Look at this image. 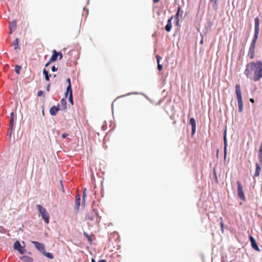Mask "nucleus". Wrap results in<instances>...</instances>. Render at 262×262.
Wrapping results in <instances>:
<instances>
[{
	"label": "nucleus",
	"instance_id": "nucleus-32",
	"mask_svg": "<svg viewBox=\"0 0 262 262\" xmlns=\"http://www.w3.org/2000/svg\"><path fill=\"white\" fill-rule=\"evenodd\" d=\"M13 130V127L9 126L8 130V136L10 138L12 136V131Z\"/></svg>",
	"mask_w": 262,
	"mask_h": 262
},
{
	"label": "nucleus",
	"instance_id": "nucleus-9",
	"mask_svg": "<svg viewBox=\"0 0 262 262\" xmlns=\"http://www.w3.org/2000/svg\"><path fill=\"white\" fill-rule=\"evenodd\" d=\"M31 243L34 245L35 248L42 254L45 250V245L42 243L37 241H32Z\"/></svg>",
	"mask_w": 262,
	"mask_h": 262
},
{
	"label": "nucleus",
	"instance_id": "nucleus-39",
	"mask_svg": "<svg viewBox=\"0 0 262 262\" xmlns=\"http://www.w3.org/2000/svg\"><path fill=\"white\" fill-rule=\"evenodd\" d=\"M57 54L59 60H61L62 58V54L61 52H57Z\"/></svg>",
	"mask_w": 262,
	"mask_h": 262
},
{
	"label": "nucleus",
	"instance_id": "nucleus-25",
	"mask_svg": "<svg viewBox=\"0 0 262 262\" xmlns=\"http://www.w3.org/2000/svg\"><path fill=\"white\" fill-rule=\"evenodd\" d=\"M209 3L212 4V8L214 11L218 9L217 0H209Z\"/></svg>",
	"mask_w": 262,
	"mask_h": 262
},
{
	"label": "nucleus",
	"instance_id": "nucleus-54",
	"mask_svg": "<svg viewBox=\"0 0 262 262\" xmlns=\"http://www.w3.org/2000/svg\"><path fill=\"white\" fill-rule=\"evenodd\" d=\"M249 100L252 103H254V100L253 98H250Z\"/></svg>",
	"mask_w": 262,
	"mask_h": 262
},
{
	"label": "nucleus",
	"instance_id": "nucleus-42",
	"mask_svg": "<svg viewBox=\"0 0 262 262\" xmlns=\"http://www.w3.org/2000/svg\"><path fill=\"white\" fill-rule=\"evenodd\" d=\"M58 70V68L55 67V66H53L52 67H51V71L52 72H56Z\"/></svg>",
	"mask_w": 262,
	"mask_h": 262
},
{
	"label": "nucleus",
	"instance_id": "nucleus-63",
	"mask_svg": "<svg viewBox=\"0 0 262 262\" xmlns=\"http://www.w3.org/2000/svg\"><path fill=\"white\" fill-rule=\"evenodd\" d=\"M1 227V228H2L3 229L5 230V229L3 228V227Z\"/></svg>",
	"mask_w": 262,
	"mask_h": 262
},
{
	"label": "nucleus",
	"instance_id": "nucleus-11",
	"mask_svg": "<svg viewBox=\"0 0 262 262\" xmlns=\"http://www.w3.org/2000/svg\"><path fill=\"white\" fill-rule=\"evenodd\" d=\"M60 110V104H58L57 105H53L52 106L49 111L50 114L51 116H56L57 114V112Z\"/></svg>",
	"mask_w": 262,
	"mask_h": 262
},
{
	"label": "nucleus",
	"instance_id": "nucleus-6",
	"mask_svg": "<svg viewBox=\"0 0 262 262\" xmlns=\"http://www.w3.org/2000/svg\"><path fill=\"white\" fill-rule=\"evenodd\" d=\"M256 41H257L252 39L250 45L247 56L250 59H252L254 58Z\"/></svg>",
	"mask_w": 262,
	"mask_h": 262
},
{
	"label": "nucleus",
	"instance_id": "nucleus-45",
	"mask_svg": "<svg viewBox=\"0 0 262 262\" xmlns=\"http://www.w3.org/2000/svg\"><path fill=\"white\" fill-rule=\"evenodd\" d=\"M60 186H61V189L62 191L63 192H64L65 191H64V187H63V184H62V182L61 181H60Z\"/></svg>",
	"mask_w": 262,
	"mask_h": 262
},
{
	"label": "nucleus",
	"instance_id": "nucleus-61",
	"mask_svg": "<svg viewBox=\"0 0 262 262\" xmlns=\"http://www.w3.org/2000/svg\"><path fill=\"white\" fill-rule=\"evenodd\" d=\"M42 113L43 114H44V111H42Z\"/></svg>",
	"mask_w": 262,
	"mask_h": 262
},
{
	"label": "nucleus",
	"instance_id": "nucleus-60",
	"mask_svg": "<svg viewBox=\"0 0 262 262\" xmlns=\"http://www.w3.org/2000/svg\"><path fill=\"white\" fill-rule=\"evenodd\" d=\"M28 253L29 254H31V253L30 252H28Z\"/></svg>",
	"mask_w": 262,
	"mask_h": 262
},
{
	"label": "nucleus",
	"instance_id": "nucleus-57",
	"mask_svg": "<svg viewBox=\"0 0 262 262\" xmlns=\"http://www.w3.org/2000/svg\"><path fill=\"white\" fill-rule=\"evenodd\" d=\"M203 43V39H201V40L200 42V43L202 44Z\"/></svg>",
	"mask_w": 262,
	"mask_h": 262
},
{
	"label": "nucleus",
	"instance_id": "nucleus-44",
	"mask_svg": "<svg viewBox=\"0 0 262 262\" xmlns=\"http://www.w3.org/2000/svg\"><path fill=\"white\" fill-rule=\"evenodd\" d=\"M15 118V113L13 112H12L10 113V119H14Z\"/></svg>",
	"mask_w": 262,
	"mask_h": 262
},
{
	"label": "nucleus",
	"instance_id": "nucleus-62",
	"mask_svg": "<svg viewBox=\"0 0 262 262\" xmlns=\"http://www.w3.org/2000/svg\"><path fill=\"white\" fill-rule=\"evenodd\" d=\"M83 10H86V9H85V7H84V8H83Z\"/></svg>",
	"mask_w": 262,
	"mask_h": 262
},
{
	"label": "nucleus",
	"instance_id": "nucleus-13",
	"mask_svg": "<svg viewBox=\"0 0 262 262\" xmlns=\"http://www.w3.org/2000/svg\"><path fill=\"white\" fill-rule=\"evenodd\" d=\"M80 206V196L79 194L75 196V209L76 212H78Z\"/></svg>",
	"mask_w": 262,
	"mask_h": 262
},
{
	"label": "nucleus",
	"instance_id": "nucleus-52",
	"mask_svg": "<svg viewBox=\"0 0 262 262\" xmlns=\"http://www.w3.org/2000/svg\"><path fill=\"white\" fill-rule=\"evenodd\" d=\"M67 81L68 82V84H71V79L70 78H68L67 79Z\"/></svg>",
	"mask_w": 262,
	"mask_h": 262
},
{
	"label": "nucleus",
	"instance_id": "nucleus-59",
	"mask_svg": "<svg viewBox=\"0 0 262 262\" xmlns=\"http://www.w3.org/2000/svg\"><path fill=\"white\" fill-rule=\"evenodd\" d=\"M56 76V75H55V74L53 75V77H55Z\"/></svg>",
	"mask_w": 262,
	"mask_h": 262
},
{
	"label": "nucleus",
	"instance_id": "nucleus-22",
	"mask_svg": "<svg viewBox=\"0 0 262 262\" xmlns=\"http://www.w3.org/2000/svg\"><path fill=\"white\" fill-rule=\"evenodd\" d=\"M42 74L45 76V78L46 81H49L51 75L49 72L45 68L42 70Z\"/></svg>",
	"mask_w": 262,
	"mask_h": 262
},
{
	"label": "nucleus",
	"instance_id": "nucleus-4",
	"mask_svg": "<svg viewBox=\"0 0 262 262\" xmlns=\"http://www.w3.org/2000/svg\"><path fill=\"white\" fill-rule=\"evenodd\" d=\"M86 219L91 221H95L96 223H99L101 216H99L98 212L95 209H93L86 216Z\"/></svg>",
	"mask_w": 262,
	"mask_h": 262
},
{
	"label": "nucleus",
	"instance_id": "nucleus-37",
	"mask_svg": "<svg viewBox=\"0 0 262 262\" xmlns=\"http://www.w3.org/2000/svg\"><path fill=\"white\" fill-rule=\"evenodd\" d=\"M211 25H212V24H211V22L210 20H209L208 22H207V24H206L205 27L206 28L207 30H209L210 29L211 27Z\"/></svg>",
	"mask_w": 262,
	"mask_h": 262
},
{
	"label": "nucleus",
	"instance_id": "nucleus-7",
	"mask_svg": "<svg viewBox=\"0 0 262 262\" xmlns=\"http://www.w3.org/2000/svg\"><path fill=\"white\" fill-rule=\"evenodd\" d=\"M237 195H238V196L239 197V198L241 200H242L243 201H245V194H244V192L242 184L241 183V182L239 181H237Z\"/></svg>",
	"mask_w": 262,
	"mask_h": 262
},
{
	"label": "nucleus",
	"instance_id": "nucleus-10",
	"mask_svg": "<svg viewBox=\"0 0 262 262\" xmlns=\"http://www.w3.org/2000/svg\"><path fill=\"white\" fill-rule=\"evenodd\" d=\"M249 240L250 241L251 246V247L252 248V249H253L254 250H255L256 251L260 252V250L254 237L252 235H250L249 236Z\"/></svg>",
	"mask_w": 262,
	"mask_h": 262
},
{
	"label": "nucleus",
	"instance_id": "nucleus-27",
	"mask_svg": "<svg viewBox=\"0 0 262 262\" xmlns=\"http://www.w3.org/2000/svg\"><path fill=\"white\" fill-rule=\"evenodd\" d=\"M172 28V24L167 23L165 27V30L167 32H169L171 31Z\"/></svg>",
	"mask_w": 262,
	"mask_h": 262
},
{
	"label": "nucleus",
	"instance_id": "nucleus-2",
	"mask_svg": "<svg viewBox=\"0 0 262 262\" xmlns=\"http://www.w3.org/2000/svg\"><path fill=\"white\" fill-rule=\"evenodd\" d=\"M36 208L39 212V216L41 217L45 223L49 224L50 215L47 210L41 205H36Z\"/></svg>",
	"mask_w": 262,
	"mask_h": 262
},
{
	"label": "nucleus",
	"instance_id": "nucleus-53",
	"mask_svg": "<svg viewBox=\"0 0 262 262\" xmlns=\"http://www.w3.org/2000/svg\"><path fill=\"white\" fill-rule=\"evenodd\" d=\"M160 0H153V2L154 4L158 3Z\"/></svg>",
	"mask_w": 262,
	"mask_h": 262
},
{
	"label": "nucleus",
	"instance_id": "nucleus-36",
	"mask_svg": "<svg viewBox=\"0 0 262 262\" xmlns=\"http://www.w3.org/2000/svg\"><path fill=\"white\" fill-rule=\"evenodd\" d=\"M213 177L216 183H218V180H217V177L216 175V173L215 171V168L213 169Z\"/></svg>",
	"mask_w": 262,
	"mask_h": 262
},
{
	"label": "nucleus",
	"instance_id": "nucleus-47",
	"mask_svg": "<svg viewBox=\"0 0 262 262\" xmlns=\"http://www.w3.org/2000/svg\"><path fill=\"white\" fill-rule=\"evenodd\" d=\"M46 90L48 92L50 91V83H49L46 86Z\"/></svg>",
	"mask_w": 262,
	"mask_h": 262
},
{
	"label": "nucleus",
	"instance_id": "nucleus-21",
	"mask_svg": "<svg viewBox=\"0 0 262 262\" xmlns=\"http://www.w3.org/2000/svg\"><path fill=\"white\" fill-rule=\"evenodd\" d=\"M257 157L259 163L261 165H262V142L261 143L259 148L258 149Z\"/></svg>",
	"mask_w": 262,
	"mask_h": 262
},
{
	"label": "nucleus",
	"instance_id": "nucleus-30",
	"mask_svg": "<svg viewBox=\"0 0 262 262\" xmlns=\"http://www.w3.org/2000/svg\"><path fill=\"white\" fill-rule=\"evenodd\" d=\"M259 31H254V36L253 37V40H257L258 37V34H259Z\"/></svg>",
	"mask_w": 262,
	"mask_h": 262
},
{
	"label": "nucleus",
	"instance_id": "nucleus-16",
	"mask_svg": "<svg viewBox=\"0 0 262 262\" xmlns=\"http://www.w3.org/2000/svg\"><path fill=\"white\" fill-rule=\"evenodd\" d=\"M156 58L157 59V64H158L157 69L159 71H160L162 70V69H163V65L160 64V60L162 59V57L160 56H159V55H156Z\"/></svg>",
	"mask_w": 262,
	"mask_h": 262
},
{
	"label": "nucleus",
	"instance_id": "nucleus-50",
	"mask_svg": "<svg viewBox=\"0 0 262 262\" xmlns=\"http://www.w3.org/2000/svg\"><path fill=\"white\" fill-rule=\"evenodd\" d=\"M181 11V7H180V6H179V7H178L177 11L176 13H179V14H180V13Z\"/></svg>",
	"mask_w": 262,
	"mask_h": 262
},
{
	"label": "nucleus",
	"instance_id": "nucleus-58",
	"mask_svg": "<svg viewBox=\"0 0 262 262\" xmlns=\"http://www.w3.org/2000/svg\"><path fill=\"white\" fill-rule=\"evenodd\" d=\"M104 127H105L104 125H103L102 126V129H104Z\"/></svg>",
	"mask_w": 262,
	"mask_h": 262
},
{
	"label": "nucleus",
	"instance_id": "nucleus-46",
	"mask_svg": "<svg viewBox=\"0 0 262 262\" xmlns=\"http://www.w3.org/2000/svg\"><path fill=\"white\" fill-rule=\"evenodd\" d=\"M220 227L221 228V230L222 231V232H223V231H224V223L222 221L221 223H220Z\"/></svg>",
	"mask_w": 262,
	"mask_h": 262
},
{
	"label": "nucleus",
	"instance_id": "nucleus-26",
	"mask_svg": "<svg viewBox=\"0 0 262 262\" xmlns=\"http://www.w3.org/2000/svg\"><path fill=\"white\" fill-rule=\"evenodd\" d=\"M42 254L49 259H52L54 258V255L53 253L51 252H46L45 250H44Z\"/></svg>",
	"mask_w": 262,
	"mask_h": 262
},
{
	"label": "nucleus",
	"instance_id": "nucleus-20",
	"mask_svg": "<svg viewBox=\"0 0 262 262\" xmlns=\"http://www.w3.org/2000/svg\"><path fill=\"white\" fill-rule=\"evenodd\" d=\"M255 166H256V169H255V172L254 174V177H257L259 176L261 167H260L259 164H258V163H256Z\"/></svg>",
	"mask_w": 262,
	"mask_h": 262
},
{
	"label": "nucleus",
	"instance_id": "nucleus-31",
	"mask_svg": "<svg viewBox=\"0 0 262 262\" xmlns=\"http://www.w3.org/2000/svg\"><path fill=\"white\" fill-rule=\"evenodd\" d=\"M259 31H254V36L253 37V40H257L258 37V34H259Z\"/></svg>",
	"mask_w": 262,
	"mask_h": 262
},
{
	"label": "nucleus",
	"instance_id": "nucleus-5",
	"mask_svg": "<svg viewBox=\"0 0 262 262\" xmlns=\"http://www.w3.org/2000/svg\"><path fill=\"white\" fill-rule=\"evenodd\" d=\"M22 243L24 244L23 246L21 245L19 241L16 240L14 243L13 246V249L18 251V252L21 255L24 254L26 252L25 243L24 241L22 242Z\"/></svg>",
	"mask_w": 262,
	"mask_h": 262
},
{
	"label": "nucleus",
	"instance_id": "nucleus-40",
	"mask_svg": "<svg viewBox=\"0 0 262 262\" xmlns=\"http://www.w3.org/2000/svg\"><path fill=\"white\" fill-rule=\"evenodd\" d=\"M180 14L178 13H176L173 18L175 20H179Z\"/></svg>",
	"mask_w": 262,
	"mask_h": 262
},
{
	"label": "nucleus",
	"instance_id": "nucleus-8",
	"mask_svg": "<svg viewBox=\"0 0 262 262\" xmlns=\"http://www.w3.org/2000/svg\"><path fill=\"white\" fill-rule=\"evenodd\" d=\"M223 140H224V159H226L227 154V127L225 126V128L224 130L223 133Z\"/></svg>",
	"mask_w": 262,
	"mask_h": 262
},
{
	"label": "nucleus",
	"instance_id": "nucleus-43",
	"mask_svg": "<svg viewBox=\"0 0 262 262\" xmlns=\"http://www.w3.org/2000/svg\"><path fill=\"white\" fill-rule=\"evenodd\" d=\"M173 18V16H171L170 18H169L167 20V23L172 24V20Z\"/></svg>",
	"mask_w": 262,
	"mask_h": 262
},
{
	"label": "nucleus",
	"instance_id": "nucleus-55",
	"mask_svg": "<svg viewBox=\"0 0 262 262\" xmlns=\"http://www.w3.org/2000/svg\"><path fill=\"white\" fill-rule=\"evenodd\" d=\"M175 21H176V25L178 26L179 23V20H175Z\"/></svg>",
	"mask_w": 262,
	"mask_h": 262
},
{
	"label": "nucleus",
	"instance_id": "nucleus-18",
	"mask_svg": "<svg viewBox=\"0 0 262 262\" xmlns=\"http://www.w3.org/2000/svg\"><path fill=\"white\" fill-rule=\"evenodd\" d=\"M68 94H69V95H71V94H73L72 88L71 84H68V85L67 87L66 92L64 94L65 98L67 97Z\"/></svg>",
	"mask_w": 262,
	"mask_h": 262
},
{
	"label": "nucleus",
	"instance_id": "nucleus-23",
	"mask_svg": "<svg viewBox=\"0 0 262 262\" xmlns=\"http://www.w3.org/2000/svg\"><path fill=\"white\" fill-rule=\"evenodd\" d=\"M67 100H66L65 98H63L60 100V105H61V106L62 107V110L63 111H66L67 110Z\"/></svg>",
	"mask_w": 262,
	"mask_h": 262
},
{
	"label": "nucleus",
	"instance_id": "nucleus-51",
	"mask_svg": "<svg viewBox=\"0 0 262 262\" xmlns=\"http://www.w3.org/2000/svg\"><path fill=\"white\" fill-rule=\"evenodd\" d=\"M98 262H107V261L104 259H101L99 260Z\"/></svg>",
	"mask_w": 262,
	"mask_h": 262
},
{
	"label": "nucleus",
	"instance_id": "nucleus-48",
	"mask_svg": "<svg viewBox=\"0 0 262 262\" xmlns=\"http://www.w3.org/2000/svg\"><path fill=\"white\" fill-rule=\"evenodd\" d=\"M52 62V61H50V59L45 64V67H48Z\"/></svg>",
	"mask_w": 262,
	"mask_h": 262
},
{
	"label": "nucleus",
	"instance_id": "nucleus-19",
	"mask_svg": "<svg viewBox=\"0 0 262 262\" xmlns=\"http://www.w3.org/2000/svg\"><path fill=\"white\" fill-rule=\"evenodd\" d=\"M58 59V56L57 54V51L56 50H53L52 51V55L51 57H50V59L51 61H52L53 62L56 61Z\"/></svg>",
	"mask_w": 262,
	"mask_h": 262
},
{
	"label": "nucleus",
	"instance_id": "nucleus-34",
	"mask_svg": "<svg viewBox=\"0 0 262 262\" xmlns=\"http://www.w3.org/2000/svg\"><path fill=\"white\" fill-rule=\"evenodd\" d=\"M139 93H138V92H131V93H127L125 95H122V96H121L120 97H118L117 98H120V97H125V96H129V95H137V94H139Z\"/></svg>",
	"mask_w": 262,
	"mask_h": 262
},
{
	"label": "nucleus",
	"instance_id": "nucleus-17",
	"mask_svg": "<svg viewBox=\"0 0 262 262\" xmlns=\"http://www.w3.org/2000/svg\"><path fill=\"white\" fill-rule=\"evenodd\" d=\"M260 21L258 16L254 18V31H259Z\"/></svg>",
	"mask_w": 262,
	"mask_h": 262
},
{
	"label": "nucleus",
	"instance_id": "nucleus-29",
	"mask_svg": "<svg viewBox=\"0 0 262 262\" xmlns=\"http://www.w3.org/2000/svg\"><path fill=\"white\" fill-rule=\"evenodd\" d=\"M21 68V67L19 65H16L15 66V72L17 75H19L20 74Z\"/></svg>",
	"mask_w": 262,
	"mask_h": 262
},
{
	"label": "nucleus",
	"instance_id": "nucleus-15",
	"mask_svg": "<svg viewBox=\"0 0 262 262\" xmlns=\"http://www.w3.org/2000/svg\"><path fill=\"white\" fill-rule=\"evenodd\" d=\"M16 21H12L9 24L10 33H12L16 29Z\"/></svg>",
	"mask_w": 262,
	"mask_h": 262
},
{
	"label": "nucleus",
	"instance_id": "nucleus-49",
	"mask_svg": "<svg viewBox=\"0 0 262 262\" xmlns=\"http://www.w3.org/2000/svg\"><path fill=\"white\" fill-rule=\"evenodd\" d=\"M68 136V134L67 133H63L61 135V137L63 138V139H64L66 138H67V137Z\"/></svg>",
	"mask_w": 262,
	"mask_h": 262
},
{
	"label": "nucleus",
	"instance_id": "nucleus-12",
	"mask_svg": "<svg viewBox=\"0 0 262 262\" xmlns=\"http://www.w3.org/2000/svg\"><path fill=\"white\" fill-rule=\"evenodd\" d=\"M189 124L191 126V136L194 135L196 132V121L194 118L189 119Z\"/></svg>",
	"mask_w": 262,
	"mask_h": 262
},
{
	"label": "nucleus",
	"instance_id": "nucleus-1",
	"mask_svg": "<svg viewBox=\"0 0 262 262\" xmlns=\"http://www.w3.org/2000/svg\"><path fill=\"white\" fill-rule=\"evenodd\" d=\"M251 72H253V80L259 81L262 78V61L256 60L249 62L246 65L244 74L247 78H251Z\"/></svg>",
	"mask_w": 262,
	"mask_h": 262
},
{
	"label": "nucleus",
	"instance_id": "nucleus-41",
	"mask_svg": "<svg viewBox=\"0 0 262 262\" xmlns=\"http://www.w3.org/2000/svg\"><path fill=\"white\" fill-rule=\"evenodd\" d=\"M44 94V92L42 90H39L37 92V96L40 97L43 96Z\"/></svg>",
	"mask_w": 262,
	"mask_h": 262
},
{
	"label": "nucleus",
	"instance_id": "nucleus-56",
	"mask_svg": "<svg viewBox=\"0 0 262 262\" xmlns=\"http://www.w3.org/2000/svg\"><path fill=\"white\" fill-rule=\"evenodd\" d=\"M85 203V199H84V201H83V200H82V205L83 206V205H84Z\"/></svg>",
	"mask_w": 262,
	"mask_h": 262
},
{
	"label": "nucleus",
	"instance_id": "nucleus-3",
	"mask_svg": "<svg viewBox=\"0 0 262 262\" xmlns=\"http://www.w3.org/2000/svg\"><path fill=\"white\" fill-rule=\"evenodd\" d=\"M235 92L237 97V100L238 106V112H242L243 110V101L242 99V94L241 90V86L238 84L235 85Z\"/></svg>",
	"mask_w": 262,
	"mask_h": 262
},
{
	"label": "nucleus",
	"instance_id": "nucleus-35",
	"mask_svg": "<svg viewBox=\"0 0 262 262\" xmlns=\"http://www.w3.org/2000/svg\"><path fill=\"white\" fill-rule=\"evenodd\" d=\"M68 99H69V101L70 102V103L72 105H73L74 104V100H73V94H71V95H69Z\"/></svg>",
	"mask_w": 262,
	"mask_h": 262
},
{
	"label": "nucleus",
	"instance_id": "nucleus-14",
	"mask_svg": "<svg viewBox=\"0 0 262 262\" xmlns=\"http://www.w3.org/2000/svg\"><path fill=\"white\" fill-rule=\"evenodd\" d=\"M19 259L24 262H33V258L28 255H23L19 257Z\"/></svg>",
	"mask_w": 262,
	"mask_h": 262
},
{
	"label": "nucleus",
	"instance_id": "nucleus-33",
	"mask_svg": "<svg viewBox=\"0 0 262 262\" xmlns=\"http://www.w3.org/2000/svg\"><path fill=\"white\" fill-rule=\"evenodd\" d=\"M86 188H84L82 191V200H83V201H84V199H86Z\"/></svg>",
	"mask_w": 262,
	"mask_h": 262
},
{
	"label": "nucleus",
	"instance_id": "nucleus-28",
	"mask_svg": "<svg viewBox=\"0 0 262 262\" xmlns=\"http://www.w3.org/2000/svg\"><path fill=\"white\" fill-rule=\"evenodd\" d=\"M83 235H84V236L85 237H86L87 238V239H88V240L89 241V242L91 244H92V243L93 241H92V238H91V236H90V235H89L87 232H83Z\"/></svg>",
	"mask_w": 262,
	"mask_h": 262
},
{
	"label": "nucleus",
	"instance_id": "nucleus-24",
	"mask_svg": "<svg viewBox=\"0 0 262 262\" xmlns=\"http://www.w3.org/2000/svg\"><path fill=\"white\" fill-rule=\"evenodd\" d=\"M12 45L14 46V49L15 50L20 49V46L19 45V39L18 38H16L13 41Z\"/></svg>",
	"mask_w": 262,
	"mask_h": 262
},
{
	"label": "nucleus",
	"instance_id": "nucleus-38",
	"mask_svg": "<svg viewBox=\"0 0 262 262\" xmlns=\"http://www.w3.org/2000/svg\"><path fill=\"white\" fill-rule=\"evenodd\" d=\"M14 119H10L9 120V126L14 127Z\"/></svg>",
	"mask_w": 262,
	"mask_h": 262
}]
</instances>
